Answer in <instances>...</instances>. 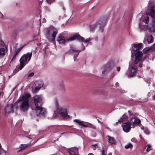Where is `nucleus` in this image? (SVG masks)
<instances>
[{
  "label": "nucleus",
  "instance_id": "obj_24",
  "mask_svg": "<svg viewBox=\"0 0 155 155\" xmlns=\"http://www.w3.org/2000/svg\"><path fill=\"white\" fill-rule=\"evenodd\" d=\"M153 38L151 35L148 36L147 39L148 43H152L153 41Z\"/></svg>",
  "mask_w": 155,
  "mask_h": 155
},
{
  "label": "nucleus",
  "instance_id": "obj_37",
  "mask_svg": "<svg viewBox=\"0 0 155 155\" xmlns=\"http://www.w3.org/2000/svg\"><path fill=\"white\" fill-rule=\"evenodd\" d=\"M25 147L26 148L28 147L31 146L30 143L25 144Z\"/></svg>",
  "mask_w": 155,
  "mask_h": 155
},
{
  "label": "nucleus",
  "instance_id": "obj_28",
  "mask_svg": "<svg viewBox=\"0 0 155 155\" xmlns=\"http://www.w3.org/2000/svg\"><path fill=\"white\" fill-rule=\"evenodd\" d=\"M25 45V44L22 47H21L20 48H18L17 49H15V52H16V53H18L19 51L21 50L24 47V46Z\"/></svg>",
  "mask_w": 155,
  "mask_h": 155
},
{
  "label": "nucleus",
  "instance_id": "obj_47",
  "mask_svg": "<svg viewBox=\"0 0 155 155\" xmlns=\"http://www.w3.org/2000/svg\"><path fill=\"white\" fill-rule=\"evenodd\" d=\"M3 16V15L0 12V17H2Z\"/></svg>",
  "mask_w": 155,
  "mask_h": 155
},
{
  "label": "nucleus",
  "instance_id": "obj_7",
  "mask_svg": "<svg viewBox=\"0 0 155 155\" xmlns=\"http://www.w3.org/2000/svg\"><path fill=\"white\" fill-rule=\"evenodd\" d=\"M76 39L80 41L83 42L84 43H88L91 40V39L90 38L85 39V38L81 36L80 35L76 34L70 38H68L67 40V41H71Z\"/></svg>",
  "mask_w": 155,
  "mask_h": 155
},
{
  "label": "nucleus",
  "instance_id": "obj_57",
  "mask_svg": "<svg viewBox=\"0 0 155 155\" xmlns=\"http://www.w3.org/2000/svg\"><path fill=\"white\" fill-rule=\"evenodd\" d=\"M63 10H64V7H63Z\"/></svg>",
  "mask_w": 155,
  "mask_h": 155
},
{
  "label": "nucleus",
  "instance_id": "obj_1",
  "mask_svg": "<svg viewBox=\"0 0 155 155\" xmlns=\"http://www.w3.org/2000/svg\"><path fill=\"white\" fill-rule=\"evenodd\" d=\"M148 6L149 11L147 14L150 16L153 20L152 25L149 29L150 32H154L155 31V5L153 0H150L149 1Z\"/></svg>",
  "mask_w": 155,
  "mask_h": 155
},
{
  "label": "nucleus",
  "instance_id": "obj_26",
  "mask_svg": "<svg viewBox=\"0 0 155 155\" xmlns=\"http://www.w3.org/2000/svg\"><path fill=\"white\" fill-rule=\"evenodd\" d=\"M126 118V116L124 115H123V116L120 118L119 120H118V122H122L125 121Z\"/></svg>",
  "mask_w": 155,
  "mask_h": 155
},
{
  "label": "nucleus",
  "instance_id": "obj_22",
  "mask_svg": "<svg viewBox=\"0 0 155 155\" xmlns=\"http://www.w3.org/2000/svg\"><path fill=\"white\" fill-rule=\"evenodd\" d=\"M112 69V68L110 67V65L109 64L106 65L104 67V70L102 71V73L104 74L106 71H108Z\"/></svg>",
  "mask_w": 155,
  "mask_h": 155
},
{
  "label": "nucleus",
  "instance_id": "obj_12",
  "mask_svg": "<svg viewBox=\"0 0 155 155\" xmlns=\"http://www.w3.org/2000/svg\"><path fill=\"white\" fill-rule=\"evenodd\" d=\"M74 121L77 123H78V124L80 125H81L82 126L85 127H91L93 129L96 130L97 128L94 125L92 124L91 123H87L89 125H87L84 124L83 123V121L80 120L78 119H74Z\"/></svg>",
  "mask_w": 155,
  "mask_h": 155
},
{
  "label": "nucleus",
  "instance_id": "obj_55",
  "mask_svg": "<svg viewBox=\"0 0 155 155\" xmlns=\"http://www.w3.org/2000/svg\"><path fill=\"white\" fill-rule=\"evenodd\" d=\"M118 122H118H118H116V124H117V123Z\"/></svg>",
  "mask_w": 155,
  "mask_h": 155
},
{
  "label": "nucleus",
  "instance_id": "obj_17",
  "mask_svg": "<svg viewBox=\"0 0 155 155\" xmlns=\"http://www.w3.org/2000/svg\"><path fill=\"white\" fill-rule=\"evenodd\" d=\"M70 155H77L78 154V149L77 148L74 147L71 149L69 151Z\"/></svg>",
  "mask_w": 155,
  "mask_h": 155
},
{
  "label": "nucleus",
  "instance_id": "obj_13",
  "mask_svg": "<svg viewBox=\"0 0 155 155\" xmlns=\"http://www.w3.org/2000/svg\"><path fill=\"white\" fill-rule=\"evenodd\" d=\"M139 67L137 65H134V63L131 66V69L127 73L128 77H132L135 74L136 71L137 70V68Z\"/></svg>",
  "mask_w": 155,
  "mask_h": 155
},
{
  "label": "nucleus",
  "instance_id": "obj_33",
  "mask_svg": "<svg viewBox=\"0 0 155 155\" xmlns=\"http://www.w3.org/2000/svg\"><path fill=\"white\" fill-rule=\"evenodd\" d=\"M147 146V148L146 150L147 151H149L150 150H151V146L150 145V144H148Z\"/></svg>",
  "mask_w": 155,
  "mask_h": 155
},
{
  "label": "nucleus",
  "instance_id": "obj_3",
  "mask_svg": "<svg viewBox=\"0 0 155 155\" xmlns=\"http://www.w3.org/2000/svg\"><path fill=\"white\" fill-rule=\"evenodd\" d=\"M32 55V51L31 52H28L24 54L20 59V66L19 68L21 70L27 64L30 60Z\"/></svg>",
  "mask_w": 155,
  "mask_h": 155
},
{
  "label": "nucleus",
  "instance_id": "obj_42",
  "mask_svg": "<svg viewBox=\"0 0 155 155\" xmlns=\"http://www.w3.org/2000/svg\"><path fill=\"white\" fill-rule=\"evenodd\" d=\"M128 113L130 115H133V114L131 113V111H130V110H129L128 111Z\"/></svg>",
  "mask_w": 155,
  "mask_h": 155
},
{
  "label": "nucleus",
  "instance_id": "obj_31",
  "mask_svg": "<svg viewBox=\"0 0 155 155\" xmlns=\"http://www.w3.org/2000/svg\"><path fill=\"white\" fill-rule=\"evenodd\" d=\"M44 9L45 11L49 12H51V9L50 8L47 6L44 7Z\"/></svg>",
  "mask_w": 155,
  "mask_h": 155
},
{
  "label": "nucleus",
  "instance_id": "obj_35",
  "mask_svg": "<svg viewBox=\"0 0 155 155\" xmlns=\"http://www.w3.org/2000/svg\"><path fill=\"white\" fill-rule=\"evenodd\" d=\"M60 89L61 90H62L63 91H65V89L64 85H62L60 86Z\"/></svg>",
  "mask_w": 155,
  "mask_h": 155
},
{
  "label": "nucleus",
  "instance_id": "obj_23",
  "mask_svg": "<svg viewBox=\"0 0 155 155\" xmlns=\"http://www.w3.org/2000/svg\"><path fill=\"white\" fill-rule=\"evenodd\" d=\"M5 54V49L3 48H0V58H2Z\"/></svg>",
  "mask_w": 155,
  "mask_h": 155
},
{
  "label": "nucleus",
  "instance_id": "obj_43",
  "mask_svg": "<svg viewBox=\"0 0 155 155\" xmlns=\"http://www.w3.org/2000/svg\"><path fill=\"white\" fill-rule=\"evenodd\" d=\"M144 132L145 134H149L150 133L148 131L146 132L145 130L144 131Z\"/></svg>",
  "mask_w": 155,
  "mask_h": 155
},
{
  "label": "nucleus",
  "instance_id": "obj_40",
  "mask_svg": "<svg viewBox=\"0 0 155 155\" xmlns=\"http://www.w3.org/2000/svg\"><path fill=\"white\" fill-rule=\"evenodd\" d=\"M16 56L15 55H14L12 59V61L13 60H15L16 58Z\"/></svg>",
  "mask_w": 155,
  "mask_h": 155
},
{
  "label": "nucleus",
  "instance_id": "obj_10",
  "mask_svg": "<svg viewBox=\"0 0 155 155\" xmlns=\"http://www.w3.org/2000/svg\"><path fill=\"white\" fill-rule=\"evenodd\" d=\"M18 107L15 105H13L12 104L7 105L5 108V114H9L10 113H14L17 109Z\"/></svg>",
  "mask_w": 155,
  "mask_h": 155
},
{
  "label": "nucleus",
  "instance_id": "obj_14",
  "mask_svg": "<svg viewBox=\"0 0 155 155\" xmlns=\"http://www.w3.org/2000/svg\"><path fill=\"white\" fill-rule=\"evenodd\" d=\"M121 126L123 127V130L125 132H129L131 128L130 122L129 121L123 123Z\"/></svg>",
  "mask_w": 155,
  "mask_h": 155
},
{
  "label": "nucleus",
  "instance_id": "obj_49",
  "mask_svg": "<svg viewBox=\"0 0 155 155\" xmlns=\"http://www.w3.org/2000/svg\"><path fill=\"white\" fill-rule=\"evenodd\" d=\"M2 150V149L1 148V144L0 143V152H1V150Z\"/></svg>",
  "mask_w": 155,
  "mask_h": 155
},
{
  "label": "nucleus",
  "instance_id": "obj_2",
  "mask_svg": "<svg viewBox=\"0 0 155 155\" xmlns=\"http://www.w3.org/2000/svg\"><path fill=\"white\" fill-rule=\"evenodd\" d=\"M30 96L29 94H26L19 99L20 109L21 111L24 112L28 110L29 106L28 98Z\"/></svg>",
  "mask_w": 155,
  "mask_h": 155
},
{
  "label": "nucleus",
  "instance_id": "obj_51",
  "mask_svg": "<svg viewBox=\"0 0 155 155\" xmlns=\"http://www.w3.org/2000/svg\"><path fill=\"white\" fill-rule=\"evenodd\" d=\"M18 53H16V52H15V54H14V55H15L16 56H17V55L18 54Z\"/></svg>",
  "mask_w": 155,
  "mask_h": 155
},
{
  "label": "nucleus",
  "instance_id": "obj_34",
  "mask_svg": "<svg viewBox=\"0 0 155 155\" xmlns=\"http://www.w3.org/2000/svg\"><path fill=\"white\" fill-rule=\"evenodd\" d=\"M20 148L22 150L26 148L25 147V144H21V146L20 147Z\"/></svg>",
  "mask_w": 155,
  "mask_h": 155
},
{
  "label": "nucleus",
  "instance_id": "obj_56",
  "mask_svg": "<svg viewBox=\"0 0 155 155\" xmlns=\"http://www.w3.org/2000/svg\"><path fill=\"white\" fill-rule=\"evenodd\" d=\"M97 120L99 122H101V121L98 119H97Z\"/></svg>",
  "mask_w": 155,
  "mask_h": 155
},
{
  "label": "nucleus",
  "instance_id": "obj_32",
  "mask_svg": "<svg viewBox=\"0 0 155 155\" xmlns=\"http://www.w3.org/2000/svg\"><path fill=\"white\" fill-rule=\"evenodd\" d=\"M98 147V145L97 144L92 145H91V147L93 148L94 150L96 148Z\"/></svg>",
  "mask_w": 155,
  "mask_h": 155
},
{
  "label": "nucleus",
  "instance_id": "obj_20",
  "mask_svg": "<svg viewBox=\"0 0 155 155\" xmlns=\"http://www.w3.org/2000/svg\"><path fill=\"white\" fill-rule=\"evenodd\" d=\"M107 141L110 143L112 144H115L116 142L114 137H111L109 136H107Z\"/></svg>",
  "mask_w": 155,
  "mask_h": 155
},
{
  "label": "nucleus",
  "instance_id": "obj_44",
  "mask_svg": "<svg viewBox=\"0 0 155 155\" xmlns=\"http://www.w3.org/2000/svg\"><path fill=\"white\" fill-rule=\"evenodd\" d=\"M139 137L141 140L144 139L142 137V136L141 135H139Z\"/></svg>",
  "mask_w": 155,
  "mask_h": 155
},
{
  "label": "nucleus",
  "instance_id": "obj_27",
  "mask_svg": "<svg viewBox=\"0 0 155 155\" xmlns=\"http://www.w3.org/2000/svg\"><path fill=\"white\" fill-rule=\"evenodd\" d=\"M55 105L56 109L58 110L59 109V103L57 99H55Z\"/></svg>",
  "mask_w": 155,
  "mask_h": 155
},
{
  "label": "nucleus",
  "instance_id": "obj_50",
  "mask_svg": "<svg viewBox=\"0 0 155 155\" xmlns=\"http://www.w3.org/2000/svg\"><path fill=\"white\" fill-rule=\"evenodd\" d=\"M18 53H16V52H15V54H14V55H15L16 56H17V55L18 54Z\"/></svg>",
  "mask_w": 155,
  "mask_h": 155
},
{
  "label": "nucleus",
  "instance_id": "obj_36",
  "mask_svg": "<svg viewBox=\"0 0 155 155\" xmlns=\"http://www.w3.org/2000/svg\"><path fill=\"white\" fill-rule=\"evenodd\" d=\"M34 72H31V73H30V74H28V77L30 78V77H31L32 76H33L34 75Z\"/></svg>",
  "mask_w": 155,
  "mask_h": 155
},
{
  "label": "nucleus",
  "instance_id": "obj_9",
  "mask_svg": "<svg viewBox=\"0 0 155 155\" xmlns=\"http://www.w3.org/2000/svg\"><path fill=\"white\" fill-rule=\"evenodd\" d=\"M33 98L36 108L41 107L43 104L42 97L41 96L37 95L34 96Z\"/></svg>",
  "mask_w": 155,
  "mask_h": 155
},
{
  "label": "nucleus",
  "instance_id": "obj_15",
  "mask_svg": "<svg viewBox=\"0 0 155 155\" xmlns=\"http://www.w3.org/2000/svg\"><path fill=\"white\" fill-rule=\"evenodd\" d=\"M143 45L141 43L137 44H133L131 45L132 49L134 51H137L139 50Z\"/></svg>",
  "mask_w": 155,
  "mask_h": 155
},
{
  "label": "nucleus",
  "instance_id": "obj_48",
  "mask_svg": "<svg viewBox=\"0 0 155 155\" xmlns=\"http://www.w3.org/2000/svg\"><path fill=\"white\" fill-rule=\"evenodd\" d=\"M41 85V87H42L43 86V84H38V86L37 87H39Z\"/></svg>",
  "mask_w": 155,
  "mask_h": 155
},
{
  "label": "nucleus",
  "instance_id": "obj_25",
  "mask_svg": "<svg viewBox=\"0 0 155 155\" xmlns=\"http://www.w3.org/2000/svg\"><path fill=\"white\" fill-rule=\"evenodd\" d=\"M41 87V85L39 87H36L34 88H32V91L33 93H35L39 90Z\"/></svg>",
  "mask_w": 155,
  "mask_h": 155
},
{
  "label": "nucleus",
  "instance_id": "obj_54",
  "mask_svg": "<svg viewBox=\"0 0 155 155\" xmlns=\"http://www.w3.org/2000/svg\"><path fill=\"white\" fill-rule=\"evenodd\" d=\"M108 155H112V154L111 153H110L108 154Z\"/></svg>",
  "mask_w": 155,
  "mask_h": 155
},
{
  "label": "nucleus",
  "instance_id": "obj_41",
  "mask_svg": "<svg viewBox=\"0 0 155 155\" xmlns=\"http://www.w3.org/2000/svg\"><path fill=\"white\" fill-rule=\"evenodd\" d=\"M101 155H105L104 154V150H103L102 151V154Z\"/></svg>",
  "mask_w": 155,
  "mask_h": 155
},
{
  "label": "nucleus",
  "instance_id": "obj_45",
  "mask_svg": "<svg viewBox=\"0 0 155 155\" xmlns=\"http://www.w3.org/2000/svg\"><path fill=\"white\" fill-rule=\"evenodd\" d=\"M151 96L153 97V100H154V99H155V95H154V96H153V95H152Z\"/></svg>",
  "mask_w": 155,
  "mask_h": 155
},
{
  "label": "nucleus",
  "instance_id": "obj_16",
  "mask_svg": "<svg viewBox=\"0 0 155 155\" xmlns=\"http://www.w3.org/2000/svg\"><path fill=\"white\" fill-rule=\"evenodd\" d=\"M80 51L76 50L75 49L72 48L69 49L68 51V52L70 54H74V58L75 57H76L79 53Z\"/></svg>",
  "mask_w": 155,
  "mask_h": 155
},
{
  "label": "nucleus",
  "instance_id": "obj_38",
  "mask_svg": "<svg viewBox=\"0 0 155 155\" xmlns=\"http://www.w3.org/2000/svg\"><path fill=\"white\" fill-rule=\"evenodd\" d=\"M120 69V67H117L116 68V70L118 72L119 71Z\"/></svg>",
  "mask_w": 155,
  "mask_h": 155
},
{
  "label": "nucleus",
  "instance_id": "obj_53",
  "mask_svg": "<svg viewBox=\"0 0 155 155\" xmlns=\"http://www.w3.org/2000/svg\"><path fill=\"white\" fill-rule=\"evenodd\" d=\"M22 149H21L20 150H18V152H19Z\"/></svg>",
  "mask_w": 155,
  "mask_h": 155
},
{
  "label": "nucleus",
  "instance_id": "obj_6",
  "mask_svg": "<svg viewBox=\"0 0 155 155\" xmlns=\"http://www.w3.org/2000/svg\"><path fill=\"white\" fill-rule=\"evenodd\" d=\"M106 21L107 19L105 18H101L97 23L90 25V30L91 31H93L98 25H100L99 28L102 29L105 25Z\"/></svg>",
  "mask_w": 155,
  "mask_h": 155
},
{
  "label": "nucleus",
  "instance_id": "obj_52",
  "mask_svg": "<svg viewBox=\"0 0 155 155\" xmlns=\"http://www.w3.org/2000/svg\"><path fill=\"white\" fill-rule=\"evenodd\" d=\"M88 155H94L92 153H90L88 154Z\"/></svg>",
  "mask_w": 155,
  "mask_h": 155
},
{
  "label": "nucleus",
  "instance_id": "obj_5",
  "mask_svg": "<svg viewBox=\"0 0 155 155\" xmlns=\"http://www.w3.org/2000/svg\"><path fill=\"white\" fill-rule=\"evenodd\" d=\"M143 55V53L141 51L137 52L135 54V59L134 62V65H137L139 67H142V62L144 61L141 58Z\"/></svg>",
  "mask_w": 155,
  "mask_h": 155
},
{
  "label": "nucleus",
  "instance_id": "obj_58",
  "mask_svg": "<svg viewBox=\"0 0 155 155\" xmlns=\"http://www.w3.org/2000/svg\"><path fill=\"white\" fill-rule=\"evenodd\" d=\"M75 61V59H74V61Z\"/></svg>",
  "mask_w": 155,
  "mask_h": 155
},
{
  "label": "nucleus",
  "instance_id": "obj_39",
  "mask_svg": "<svg viewBox=\"0 0 155 155\" xmlns=\"http://www.w3.org/2000/svg\"><path fill=\"white\" fill-rule=\"evenodd\" d=\"M17 72V70H15L13 71L12 74H13V75H15Z\"/></svg>",
  "mask_w": 155,
  "mask_h": 155
},
{
  "label": "nucleus",
  "instance_id": "obj_21",
  "mask_svg": "<svg viewBox=\"0 0 155 155\" xmlns=\"http://www.w3.org/2000/svg\"><path fill=\"white\" fill-rule=\"evenodd\" d=\"M155 51V44L152 46L147 48L145 52L147 53L153 52Z\"/></svg>",
  "mask_w": 155,
  "mask_h": 155
},
{
  "label": "nucleus",
  "instance_id": "obj_8",
  "mask_svg": "<svg viewBox=\"0 0 155 155\" xmlns=\"http://www.w3.org/2000/svg\"><path fill=\"white\" fill-rule=\"evenodd\" d=\"M35 110L38 117L40 118H44L45 117L46 112L45 108L41 107L36 108Z\"/></svg>",
  "mask_w": 155,
  "mask_h": 155
},
{
  "label": "nucleus",
  "instance_id": "obj_11",
  "mask_svg": "<svg viewBox=\"0 0 155 155\" xmlns=\"http://www.w3.org/2000/svg\"><path fill=\"white\" fill-rule=\"evenodd\" d=\"M59 113L63 119H67L70 118V116L68 114L66 109L64 107H61L60 109Z\"/></svg>",
  "mask_w": 155,
  "mask_h": 155
},
{
  "label": "nucleus",
  "instance_id": "obj_18",
  "mask_svg": "<svg viewBox=\"0 0 155 155\" xmlns=\"http://www.w3.org/2000/svg\"><path fill=\"white\" fill-rule=\"evenodd\" d=\"M130 121L133 123V125L139 124L141 122V120L139 119L136 117H132L130 120Z\"/></svg>",
  "mask_w": 155,
  "mask_h": 155
},
{
  "label": "nucleus",
  "instance_id": "obj_30",
  "mask_svg": "<svg viewBox=\"0 0 155 155\" xmlns=\"http://www.w3.org/2000/svg\"><path fill=\"white\" fill-rule=\"evenodd\" d=\"M133 147L132 145L130 143H128L124 147L126 149H127L128 148L131 147Z\"/></svg>",
  "mask_w": 155,
  "mask_h": 155
},
{
  "label": "nucleus",
  "instance_id": "obj_29",
  "mask_svg": "<svg viewBox=\"0 0 155 155\" xmlns=\"http://www.w3.org/2000/svg\"><path fill=\"white\" fill-rule=\"evenodd\" d=\"M149 21V17L148 16H146L145 17L143 20V22L147 24Z\"/></svg>",
  "mask_w": 155,
  "mask_h": 155
},
{
  "label": "nucleus",
  "instance_id": "obj_4",
  "mask_svg": "<svg viewBox=\"0 0 155 155\" xmlns=\"http://www.w3.org/2000/svg\"><path fill=\"white\" fill-rule=\"evenodd\" d=\"M58 33V31L56 29L54 28L50 29L47 31L46 38L49 41L54 42Z\"/></svg>",
  "mask_w": 155,
  "mask_h": 155
},
{
  "label": "nucleus",
  "instance_id": "obj_19",
  "mask_svg": "<svg viewBox=\"0 0 155 155\" xmlns=\"http://www.w3.org/2000/svg\"><path fill=\"white\" fill-rule=\"evenodd\" d=\"M58 41L61 44H64L65 42V39L64 37L60 35L57 38Z\"/></svg>",
  "mask_w": 155,
  "mask_h": 155
},
{
  "label": "nucleus",
  "instance_id": "obj_46",
  "mask_svg": "<svg viewBox=\"0 0 155 155\" xmlns=\"http://www.w3.org/2000/svg\"><path fill=\"white\" fill-rule=\"evenodd\" d=\"M30 115H31V117L32 118H33L34 117V115L33 114H32V113H30Z\"/></svg>",
  "mask_w": 155,
  "mask_h": 155
}]
</instances>
